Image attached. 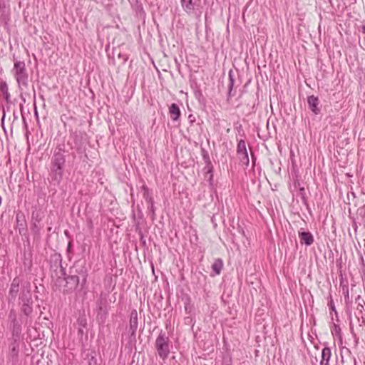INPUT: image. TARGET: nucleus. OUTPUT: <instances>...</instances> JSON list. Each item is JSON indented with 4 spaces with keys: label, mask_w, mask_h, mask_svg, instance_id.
Segmentation results:
<instances>
[{
    "label": "nucleus",
    "mask_w": 365,
    "mask_h": 365,
    "mask_svg": "<svg viewBox=\"0 0 365 365\" xmlns=\"http://www.w3.org/2000/svg\"><path fill=\"white\" fill-rule=\"evenodd\" d=\"M64 153V149L58 147L55 150L51 158V170L49 175L51 181L54 184L58 185L63 178V170L66 163V157Z\"/></svg>",
    "instance_id": "1"
},
{
    "label": "nucleus",
    "mask_w": 365,
    "mask_h": 365,
    "mask_svg": "<svg viewBox=\"0 0 365 365\" xmlns=\"http://www.w3.org/2000/svg\"><path fill=\"white\" fill-rule=\"evenodd\" d=\"M12 72L18 83L19 90L21 91L26 90L29 87V75L24 61H16Z\"/></svg>",
    "instance_id": "2"
},
{
    "label": "nucleus",
    "mask_w": 365,
    "mask_h": 365,
    "mask_svg": "<svg viewBox=\"0 0 365 365\" xmlns=\"http://www.w3.org/2000/svg\"><path fill=\"white\" fill-rule=\"evenodd\" d=\"M180 3L183 11L188 16L195 19H200L203 12L201 0H180Z\"/></svg>",
    "instance_id": "3"
},
{
    "label": "nucleus",
    "mask_w": 365,
    "mask_h": 365,
    "mask_svg": "<svg viewBox=\"0 0 365 365\" xmlns=\"http://www.w3.org/2000/svg\"><path fill=\"white\" fill-rule=\"evenodd\" d=\"M19 299L22 302V306L21 307V312L27 317L30 316L33 312V302L31 299V294L30 291L29 284H28L27 287H22Z\"/></svg>",
    "instance_id": "4"
},
{
    "label": "nucleus",
    "mask_w": 365,
    "mask_h": 365,
    "mask_svg": "<svg viewBox=\"0 0 365 365\" xmlns=\"http://www.w3.org/2000/svg\"><path fill=\"white\" fill-rule=\"evenodd\" d=\"M155 348L158 356L162 359L168 358L170 354L169 338L165 333H160L155 340Z\"/></svg>",
    "instance_id": "5"
},
{
    "label": "nucleus",
    "mask_w": 365,
    "mask_h": 365,
    "mask_svg": "<svg viewBox=\"0 0 365 365\" xmlns=\"http://www.w3.org/2000/svg\"><path fill=\"white\" fill-rule=\"evenodd\" d=\"M20 283H21V280H20L19 277H16L13 279L11 286H10L9 292V300H11V299L14 300L16 298V297L19 294V292Z\"/></svg>",
    "instance_id": "6"
},
{
    "label": "nucleus",
    "mask_w": 365,
    "mask_h": 365,
    "mask_svg": "<svg viewBox=\"0 0 365 365\" xmlns=\"http://www.w3.org/2000/svg\"><path fill=\"white\" fill-rule=\"evenodd\" d=\"M138 329V314L135 310L131 312L130 319V326L128 329V332L130 333L131 336H135V332Z\"/></svg>",
    "instance_id": "7"
},
{
    "label": "nucleus",
    "mask_w": 365,
    "mask_h": 365,
    "mask_svg": "<svg viewBox=\"0 0 365 365\" xmlns=\"http://www.w3.org/2000/svg\"><path fill=\"white\" fill-rule=\"evenodd\" d=\"M299 237L301 244L310 246L314 242V237L310 232L299 231Z\"/></svg>",
    "instance_id": "8"
},
{
    "label": "nucleus",
    "mask_w": 365,
    "mask_h": 365,
    "mask_svg": "<svg viewBox=\"0 0 365 365\" xmlns=\"http://www.w3.org/2000/svg\"><path fill=\"white\" fill-rule=\"evenodd\" d=\"M307 103L309 106V108L314 113L318 114L320 112V108L319 107V99L317 97L314 96H309L307 98Z\"/></svg>",
    "instance_id": "9"
},
{
    "label": "nucleus",
    "mask_w": 365,
    "mask_h": 365,
    "mask_svg": "<svg viewBox=\"0 0 365 365\" xmlns=\"http://www.w3.org/2000/svg\"><path fill=\"white\" fill-rule=\"evenodd\" d=\"M169 113L173 120H178L181 115L179 106L176 103H172L169 107Z\"/></svg>",
    "instance_id": "10"
},
{
    "label": "nucleus",
    "mask_w": 365,
    "mask_h": 365,
    "mask_svg": "<svg viewBox=\"0 0 365 365\" xmlns=\"http://www.w3.org/2000/svg\"><path fill=\"white\" fill-rule=\"evenodd\" d=\"M331 351L329 347L326 346L322 351V359L320 365H329Z\"/></svg>",
    "instance_id": "11"
},
{
    "label": "nucleus",
    "mask_w": 365,
    "mask_h": 365,
    "mask_svg": "<svg viewBox=\"0 0 365 365\" xmlns=\"http://www.w3.org/2000/svg\"><path fill=\"white\" fill-rule=\"evenodd\" d=\"M16 228L21 235L25 231V220L23 215H16Z\"/></svg>",
    "instance_id": "12"
},
{
    "label": "nucleus",
    "mask_w": 365,
    "mask_h": 365,
    "mask_svg": "<svg viewBox=\"0 0 365 365\" xmlns=\"http://www.w3.org/2000/svg\"><path fill=\"white\" fill-rule=\"evenodd\" d=\"M0 90L4 95V98L6 102L10 101V94L9 93V88L6 83L5 81H2L0 83Z\"/></svg>",
    "instance_id": "13"
},
{
    "label": "nucleus",
    "mask_w": 365,
    "mask_h": 365,
    "mask_svg": "<svg viewBox=\"0 0 365 365\" xmlns=\"http://www.w3.org/2000/svg\"><path fill=\"white\" fill-rule=\"evenodd\" d=\"M223 267V262L221 259H217L212 265V269L216 274H220Z\"/></svg>",
    "instance_id": "14"
},
{
    "label": "nucleus",
    "mask_w": 365,
    "mask_h": 365,
    "mask_svg": "<svg viewBox=\"0 0 365 365\" xmlns=\"http://www.w3.org/2000/svg\"><path fill=\"white\" fill-rule=\"evenodd\" d=\"M142 190H143V198L145 200V201L149 203L152 202L153 201V197L151 193L149 191V189L148 187L145 185L142 186Z\"/></svg>",
    "instance_id": "15"
},
{
    "label": "nucleus",
    "mask_w": 365,
    "mask_h": 365,
    "mask_svg": "<svg viewBox=\"0 0 365 365\" xmlns=\"http://www.w3.org/2000/svg\"><path fill=\"white\" fill-rule=\"evenodd\" d=\"M21 332V327L19 322L12 324V334L14 337H19Z\"/></svg>",
    "instance_id": "16"
},
{
    "label": "nucleus",
    "mask_w": 365,
    "mask_h": 365,
    "mask_svg": "<svg viewBox=\"0 0 365 365\" xmlns=\"http://www.w3.org/2000/svg\"><path fill=\"white\" fill-rule=\"evenodd\" d=\"M247 153L246 148V143L244 140H240L238 142L237 148V154Z\"/></svg>",
    "instance_id": "17"
},
{
    "label": "nucleus",
    "mask_w": 365,
    "mask_h": 365,
    "mask_svg": "<svg viewBox=\"0 0 365 365\" xmlns=\"http://www.w3.org/2000/svg\"><path fill=\"white\" fill-rule=\"evenodd\" d=\"M237 156H238L240 162L243 165H245L246 166L249 165L250 160H249L248 153H240V154H237Z\"/></svg>",
    "instance_id": "18"
},
{
    "label": "nucleus",
    "mask_w": 365,
    "mask_h": 365,
    "mask_svg": "<svg viewBox=\"0 0 365 365\" xmlns=\"http://www.w3.org/2000/svg\"><path fill=\"white\" fill-rule=\"evenodd\" d=\"M66 280L67 283H71L74 287H76L79 283V277L77 275L68 276Z\"/></svg>",
    "instance_id": "19"
},
{
    "label": "nucleus",
    "mask_w": 365,
    "mask_h": 365,
    "mask_svg": "<svg viewBox=\"0 0 365 365\" xmlns=\"http://www.w3.org/2000/svg\"><path fill=\"white\" fill-rule=\"evenodd\" d=\"M204 170H205L206 174L210 175L209 181L211 182V181L212 180V172H213V166L212 165V163H209V164H205Z\"/></svg>",
    "instance_id": "20"
},
{
    "label": "nucleus",
    "mask_w": 365,
    "mask_h": 365,
    "mask_svg": "<svg viewBox=\"0 0 365 365\" xmlns=\"http://www.w3.org/2000/svg\"><path fill=\"white\" fill-rule=\"evenodd\" d=\"M229 79H230V83H229V96H232V91L234 86V78L232 75V71H230L229 73Z\"/></svg>",
    "instance_id": "21"
},
{
    "label": "nucleus",
    "mask_w": 365,
    "mask_h": 365,
    "mask_svg": "<svg viewBox=\"0 0 365 365\" xmlns=\"http://www.w3.org/2000/svg\"><path fill=\"white\" fill-rule=\"evenodd\" d=\"M202 156L205 164H209V163H211L209 154L205 149H202Z\"/></svg>",
    "instance_id": "22"
},
{
    "label": "nucleus",
    "mask_w": 365,
    "mask_h": 365,
    "mask_svg": "<svg viewBox=\"0 0 365 365\" xmlns=\"http://www.w3.org/2000/svg\"><path fill=\"white\" fill-rule=\"evenodd\" d=\"M9 318L11 320V324L15 323V322H18L17 320H16V312H15V311L14 309H11L10 311L9 314Z\"/></svg>",
    "instance_id": "23"
},
{
    "label": "nucleus",
    "mask_w": 365,
    "mask_h": 365,
    "mask_svg": "<svg viewBox=\"0 0 365 365\" xmlns=\"http://www.w3.org/2000/svg\"><path fill=\"white\" fill-rule=\"evenodd\" d=\"M11 350L14 353V354L16 355L17 354V352H18V344L16 343V341H14V343H13L11 345Z\"/></svg>",
    "instance_id": "24"
},
{
    "label": "nucleus",
    "mask_w": 365,
    "mask_h": 365,
    "mask_svg": "<svg viewBox=\"0 0 365 365\" xmlns=\"http://www.w3.org/2000/svg\"><path fill=\"white\" fill-rule=\"evenodd\" d=\"M148 210L152 213L153 215H155V207H154V201L148 203Z\"/></svg>",
    "instance_id": "25"
},
{
    "label": "nucleus",
    "mask_w": 365,
    "mask_h": 365,
    "mask_svg": "<svg viewBox=\"0 0 365 365\" xmlns=\"http://www.w3.org/2000/svg\"><path fill=\"white\" fill-rule=\"evenodd\" d=\"M299 195L301 196L303 201L306 200L305 198V190L304 187H300L299 190Z\"/></svg>",
    "instance_id": "26"
},
{
    "label": "nucleus",
    "mask_w": 365,
    "mask_h": 365,
    "mask_svg": "<svg viewBox=\"0 0 365 365\" xmlns=\"http://www.w3.org/2000/svg\"><path fill=\"white\" fill-rule=\"evenodd\" d=\"M328 305H329L330 309H331L334 312H336L335 306H334V302H333V299L331 297H330V299L328 302Z\"/></svg>",
    "instance_id": "27"
},
{
    "label": "nucleus",
    "mask_w": 365,
    "mask_h": 365,
    "mask_svg": "<svg viewBox=\"0 0 365 365\" xmlns=\"http://www.w3.org/2000/svg\"><path fill=\"white\" fill-rule=\"evenodd\" d=\"M362 220L364 221V223L365 225V205L361 208V213H360Z\"/></svg>",
    "instance_id": "28"
},
{
    "label": "nucleus",
    "mask_w": 365,
    "mask_h": 365,
    "mask_svg": "<svg viewBox=\"0 0 365 365\" xmlns=\"http://www.w3.org/2000/svg\"><path fill=\"white\" fill-rule=\"evenodd\" d=\"M190 309H191V307H190V305H189V304H186V305L185 306V311H186L187 312H190Z\"/></svg>",
    "instance_id": "29"
},
{
    "label": "nucleus",
    "mask_w": 365,
    "mask_h": 365,
    "mask_svg": "<svg viewBox=\"0 0 365 365\" xmlns=\"http://www.w3.org/2000/svg\"><path fill=\"white\" fill-rule=\"evenodd\" d=\"M345 300H346V302H348L349 300V296L348 290H346V294L345 295Z\"/></svg>",
    "instance_id": "30"
}]
</instances>
